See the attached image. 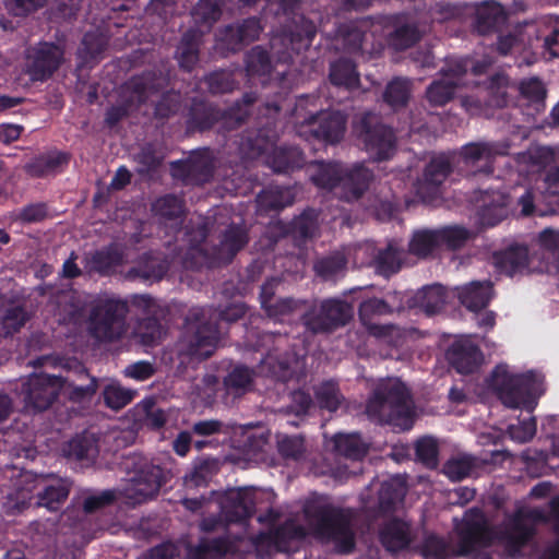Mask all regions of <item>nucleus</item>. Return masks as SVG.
<instances>
[{"label": "nucleus", "instance_id": "f257e3e1", "mask_svg": "<svg viewBox=\"0 0 559 559\" xmlns=\"http://www.w3.org/2000/svg\"><path fill=\"white\" fill-rule=\"evenodd\" d=\"M331 542L338 551L347 552L354 547V534L348 516L335 509L323 496L307 500L301 518L288 520L284 525L267 534H260L255 544H270L275 550L292 551L307 536Z\"/></svg>", "mask_w": 559, "mask_h": 559}, {"label": "nucleus", "instance_id": "f03ea898", "mask_svg": "<svg viewBox=\"0 0 559 559\" xmlns=\"http://www.w3.org/2000/svg\"><path fill=\"white\" fill-rule=\"evenodd\" d=\"M456 533L460 539L457 548H450L441 538L429 536L423 547L424 557L442 559L450 554L468 555L478 546L487 545L496 538L516 548L531 536L532 528L525 523L523 512H519L506 532L493 535L487 527L484 514L478 510H471L456 524Z\"/></svg>", "mask_w": 559, "mask_h": 559}, {"label": "nucleus", "instance_id": "7ed1b4c3", "mask_svg": "<svg viewBox=\"0 0 559 559\" xmlns=\"http://www.w3.org/2000/svg\"><path fill=\"white\" fill-rule=\"evenodd\" d=\"M489 386L499 394L507 407L528 411H533L536 400L544 392L542 374L532 371L520 374L508 365H498L493 369Z\"/></svg>", "mask_w": 559, "mask_h": 559}, {"label": "nucleus", "instance_id": "20e7f679", "mask_svg": "<svg viewBox=\"0 0 559 559\" xmlns=\"http://www.w3.org/2000/svg\"><path fill=\"white\" fill-rule=\"evenodd\" d=\"M367 414L403 430L412 427L414 408L405 385L396 378L381 381L367 404Z\"/></svg>", "mask_w": 559, "mask_h": 559}, {"label": "nucleus", "instance_id": "39448f33", "mask_svg": "<svg viewBox=\"0 0 559 559\" xmlns=\"http://www.w3.org/2000/svg\"><path fill=\"white\" fill-rule=\"evenodd\" d=\"M97 390L95 379L86 386H74L61 377L46 373L32 374L23 386V397L26 412H39L48 408L56 396L63 392L74 401L91 399Z\"/></svg>", "mask_w": 559, "mask_h": 559}, {"label": "nucleus", "instance_id": "423d86ee", "mask_svg": "<svg viewBox=\"0 0 559 559\" xmlns=\"http://www.w3.org/2000/svg\"><path fill=\"white\" fill-rule=\"evenodd\" d=\"M310 176L320 188L333 189L342 185L344 189L349 190V194L345 195L348 200L358 198L372 178L371 171L361 165L345 171L341 165L332 163L311 164Z\"/></svg>", "mask_w": 559, "mask_h": 559}, {"label": "nucleus", "instance_id": "0eeeda50", "mask_svg": "<svg viewBox=\"0 0 559 559\" xmlns=\"http://www.w3.org/2000/svg\"><path fill=\"white\" fill-rule=\"evenodd\" d=\"M273 498V491L267 489L231 488L218 495L215 503L225 523H245L257 506L271 502Z\"/></svg>", "mask_w": 559, "mask_h": 559}, {"label": "nucleus", "instance_id": "6e6552de", "mask_svg": "<svg viewBox=\"0 0 559 559\" xmlns=\"http://www.w3.org/2000/svg\"><path fill=\"white\" fill-rule=\"evenodd\" d=\"M127 305L120 299L102 296L95 300L90 318V330L98 340H114L123 330Z\"/></svg>", "mask_w": 559, "mask_h": 559}, {"label": "nucleus", "instance_id": "1a4fd4ad", "mask_svg": "<svg viewBox=\"0 0 559 559\" xmlns=\"http://www.w3.org/2000/svg\"><path fill=\"white\" fill-rule=\"evenodd\" d=\"M205 318L204 310L193 309L188 318L185 338L180 343L182 353L199 359L212 355L218 341L217 330Z\"/></svg>", "mask_w": 559, "mask_h": 559}, {"label": "nucleus", "instance_id": "9d476101", "mask_svg": "<svg viewBox=\"0 0 559 559\" xmlns=\"http://www.w3.org/2000/svg\"><path fill=\"white\" fill-rule=\"evenodd\" d=\"M165 481L166 474L160 467L143 461L119 489V496L128 503H142L155 497Z\"/></svg>", "mask_w": 559, "mask_h": 559}, {"label": "nucleus", "instance_id": "9b49d317", "mask_svg": "<svg viewBox=\"0 0 559 559\" xmlns=\"http://www.w3.org/2000/svg\"><path fill=\"white\" fill-rule=\"evenodd\" d=\"M352 314L353 308L347 302L330 299L323 301L319 309H314L306 318V325L314 332L326 331L345 324Z\"/></svg>", "mask_w": 559, "mask_h": 559}, {"label": "nucleus", "instance_id": "f8f14e48", "mask_svg": "<svg viewBox=\"0 0 559 559\" xmlns=\"http://www.w3.org/2000/svg\"><path fill=\"white\" fill-rule=\"evenodd\" d=\"M507 151L504 143H469L462 148L460 157L467 173H490L492 158Z\"/></svg>", "mask_w": 559, "mask_h": 559}, {"label": "nucleus", "instance_id": "ddd939ff", "mask_svg": "<svg viewBox=\"0 0 559 559\" xmlns=\"http://www.w3.org/2000/svg\"><path fill=\"white\" fill-rule=\"evenodd\" d=\"M490 61H486L485 64L473 63L469 59L459 61L455 69H451L445 73L443 80L432 83L427 90V98L433 105H444L451 99L454 93V88L457 85V81H454L461 73L467 71L471 67L475 74L483 72L484 68L487 67Z\"/></svg>", "mask_w": 559, "mask_h": 559}, {"label": "nucleus", "instance_id": "4468645a", "mask_svg": "<svg viewBox=\"0 0 559 559\" xmlns=\"http://www.w3.org/2000/svg\"><path fill=\"white\" fill-rule=\"evenodd\" d=\"M448 359L457 372L472 373L481 365L484 357L469 336H462L451 345Z\"/></svg>", "mask_w": 559, "mask_h": 559}, {"label": "nucleus", "instance_id": "2eb2a0df", "mask_svg": "<svg viewBox=\"0 0 559 559\" xmlns=\"http://www.w3.org/2000/svg\"><path fill=\"white\" fill-rule=\"evenodd\" d=\"M556 159V151L547 146H533L516 157L520 175L539 174L547 165Z\"/></svg>", "mask_w": 559, "mask_h": 559}, {"label": "nucleus", "instance_id": "dca6fc26", "mask_svg": "<svg viewBox=\"0 0 559 559\" xmlns=\"http://www.w3.org/2000/svg\"><path fill=\"white\" fill-rule=\"evenodd\" d=\"M366 150L377 159L389 158L394 151V135L385 126L367 129L364 133Z\"/></svg>", "mask_w": 559, "mask_h": 559}, {"label": "nucleus", "instance_id": "f3484780", "mask_svg": "<svg viewBox=\"0 0 559 559\" xmlns=\"http://www.w3.org/2000/svg\"><path fill=\"white\" fill-rule=\"evenodd\" d=\"M62 50L53 44H41L34 56L31 74L35 80H44L50 75L61 62Z\"/></svg>", "mask_w": 559, "mask_h": 559}, {"label": "nucleus", "instance_id": "a211bd4d", "mask_svg": "<svg viewBox=\"0 0 559 559\" xmlns=\"http://www.w3.org/2000/svg\"><path fill=\"white\" fill-rule=\"evenodd\" d=\"M379 535L381 544L390 552L404 550L413 538L409 526L400 520L385 523Z\"/></svg>", "mask_w": 559, "mask_h": 559}, {"label": "nucleus", "instance_id": "6ab92c4d", "mask_svg": "<svg viewBox=\"0 0 559 559\" xmlns=\"http://www.w3.org/2000/svg\"><path fill=\"white\" fill-rule=\"evenodd\" d=\"M507 199L501 193L486 195L477 212L476 221L480 227H492L507 216Z\"/></svg>", "mask_w": 559, "mask_h": 559}, {"label": "nucleus", "instance_id": "aec40b11", "mask_svg": "<svg viewBox=\"0 0 559 559\" xmlns=\"http://www.w3.org/2000/svg\"><path fill=\"white\" fill-rule=\"evenodd\" d=\"M319 123L318 128L313 129L317 138L323 139L326 142H337L345 130V117L340 112H322L316 118H311L310 124Z\"/></svg>", "mask_w": 559, "mask_h": 559}, {"label": "nucleus", "instance_id": "412c9836", "mask_svg": "<svg viewBox=\"0 0 559 559\" xmlns=\"http://www.w3.org/2000/svg\"><path fill=\"white\" fill-rule=\"evenodd\" d=\"M276 285L277 281L271 280L262 286L261 305L269 317L278 321H284L286 316L298 309L299 304L292 299H281L273 302L272 297Z\"/></svg>", "mask_w": 559, "mask_h": 559}, {"label": "nucleus", "instance_id": "4be33fe9", "mask_svg": "<svg viewBox=\"0 0 559 559\" xmlns=\"http://www.w3.org/2000/svg\"><path fill=\"white\" fill-rule=\"evenodd\" d=\"M457 296L468 310L478 311L489 304L492 297L491 285L489 282H472L459 288Z\"/></svg>", "mask_w": 559, "mask_h": 559}, {"label": "nucleus", "instance_id": "5701e85b", "mask_svg": "<svg viewBox=\"0 0 559 559\" xmlns=\"http://www.w3.org/2000/svg\"><path fill=\"white\" fill-rule=\"evenodd\" d=\"M447 300L445 290L441 285H431L418 290L412 298L407 299L409 308L418 307L428 314L440 311Z\"/></svg>", "mask_w": 559, "mask_h": 559}, {"label": "nucleus", "instance_id": "b1692460", "mask_svg": "<svg viewBox=\"0 0 559 559\" xmlns=\"http://www.w3.org/2000/svg\"><path fill=\"white\" fill-rule=\"evenodd\" d=\"M528 253L524 247H512L492 257L495 267L503 274L514 275L527 265Z\"/></svg>", "mask_w": 559, "mask_h": 559}, {"label": "nucleus", "instance_id": "393cba45", "mask_svg": "<svg viewBox=\"0 0 559 559\" xmlns=\"http://www.w3.org/2000/svg\"><path fill=\"white\" fill-rule=\"evenodd\" d=\"M449 174V162L444 156L433 158L426 168L418 193L424 198L432 195L435 190L445 180Z\"/></svg>", "mask_w": 559, "mask_h": 559}, {"label": "nucleus", "instance_id": "a878e982", "mask_svg": "<svg viewBox=\"0 0 559 559\" xmlns=\"http://www.w3.org/2000/svg\"><path fill=\"white\" fill-rule=\"evenodd\" d=\"M314 33H316V31H314L313 25L308 24L305 28L304 35L297 34V35H292L290 37L284 36V37L273 38L272 44H271L272 53H273V57L276 55V62H275L274 67L277 68L280 66V63H285L290 58V56H286V55L282 56L281 55L280 46L285 45L287 41H289L290 44H295L298 41L297 49L306 48L310 45V43L314 36ZM275 74L278 76L283 75L284 71L275 69Z\"/></svg>", "mask_w": 559, "mask_h": 559}, {"label": "nucleus", "instance_id": "bb28decb", "mask_svg": "<svg viewBox=\"0 0 559 559\" xmlns=\"http://www.w3.org/2000/svg\"><path fill=\"white\" fill-rule=\"evenodd\" d=\"M302 368L304 362L298 358H293L289 361H276L274 356L269 355L262 361L261 372H266L282 381H287Z\"/></svg>", "mask_w": 559, "mask_h": 559}, {"label": "nucleus", "instance_id": "cd10ccee", "mask_svg": "<svg viewBox=\"0 0 559 559\" xmlns=\"http://www.w3.org/2000/svg\"><path fill=\"white\" fill-rule=\"evenodd\" d=\"M406 492L404 477L396 475L383 481L380 489V506L383 510L401 502Z\"/></svg>", "mask_w": 559, "mask_h": 559}, {"label": "nucleus", "instance_id": "c85d7f7f", "mask_svg": "<svg viewBox=\"0 0 559 559\" xmlns=\"http://www.w3.org/2000/svg\"><path fill=\"white\" fill-rule=\"evenodd\" d=\"M335 451L346 457L359 459L366 451L367 445L357 433H340L333 439Z\"/></svg>", "mask_w": 559, "mask_h": 559}, {"label": "nucleus", "instance_id": "c756f323", "mask_svg": "<svg viewBox=\"0 0 559 559\" xmlns=\"http://www.w3.org/2000/svg\"><path fill=\"white\" fill-rule=\"evenodd\" d=\"M440 246L438 229L418 230L413 235L409 242V251L418 257H427Z\"/></svg>", "mask_w": 559, "mask_h": 559}, {"label": "nucleus", "instance_id": "7c9ffc66", "mask_svg": "<svg viewBox=\"0 0 559 559\" xmlns=\"http://www.w3.org/2000/svg\"><path fill=\"white\" fill-rule=\"evenodd\" d=\"M476 19L478 28L481 32L493 27L506 20L504 10L502 7L493 1L484 2L478 5L476 10Z\"/></svg>", "mask_w": 559, "mask_h": 559}, {"label": "nucleus", "instance_id": "2f4dec72", "mask_svg": "<svg viewBox=\"0 0 559 559\" xmlns=\"http://www.w3.org/2000/svg\"><path fill=\"white\" fill-rule=\"evenodd\" d=\"M105 404L112 409H120L134 397V391L121 386L115 380H108L103 390Z\"/></svg>", "mask_w": 559, "mask_h": 559}, {"label": "nucleus", "instance_id": "473e14b6", "mask_svg": "<svg viewBox=\"0 0 559 559\" xmlns=\"http://www.w3.org/2000/svg\"><path fill=\"white\" fill-rule=\"evenodd\" d=\"M67 456L75 460L93 461L98 452L94 439L90 436H80L72 439L63 449Z\"/></svg>", "mask_w": 559, "mask_h": 559}, {"label": "nucleus", "instance_id": "72a5a7b5", "mask_svg": "<svg viewBox=\"0 0 559 559\" xmlns=\"http://www.w3.org/2000/svg\"><path fill=\"white\" fill-rule=\"evenodd\" d=\"M302 155L297 147L287 150H275L273 155L267 157L266 163L278 173L287 171L301 166Z\"/></svg>", "mask_w": 559, "mask_h": 559}, {"label": "nucleus", "instance_id": "f704fd0d", "mask_svg": "<svg viewBox=\"0 0 559 559\" xmlns=\"http://www.w3.org/2000/svg\"><path fill=\"white\" fill-rule=\"evenodd\" d=\"M440 237V245H444L450 249H457L463 247L475 235V230H471L460 225L445 226L438 229Z\"/></svg>", "mask_w": 559, "mask_h": 559}, {"label": "nucleus", "instance_id": "c9c22d12", "mask_svg": "<svg viewBox=\"0 0 559 559\" xmlns=\"http://www.w3.org/2000/svg\"><path fill=\"white\" fill-rule=\"evenodd\" d=\"M68 495L69 484L66 480L56 479L39 495V504L49 510H56L67 499Z\"/></svg>", "mask_w": 559, "mask_h": 559}, {"label": "nucleus", "instance_id": "e433bc0d", "mask_svg": "<svg viewBox=\"0 0 559 559\" xmlns=\"http://www.w3.org/2000/svg\"><path fill=\"white\" fill-rule=\"evenodd\" d=\"M260 31V23L255 19L243 22V24L237 28L229 27L227 29V37L229 38L227 45L230 49H236L238 43L250 41L258 38Z\"/></svg>", "mask_w": 559, "mask_h": 559}, {"label": "nucleus", "instance_id": "4c0bfd02", "mask_svg": "<svg viewBox=\"0 0 559 559\" xmlns=\"http://www.w3.org/2000/svg\"><path fill=\"white\" fill-rule=\"evenodd\" d=\"M331 81L335 85L354 87L358 83V75L354 64L348 60H341L334 63L330 73Z\"/></svg>", "mask_w": 559, "mask_h": 559}, {"label": "nucleus", "instance_id": "58836bf2", "mask_svg": "<svg viewBox=\"0 0 559 559\" xmlns=\"http://www.w3.org/2000/svg\"><path fill=\"white\" fill-rule=\"evenodd\" d=\"M475 466V459L467 454L457 455L444 465V474L452 480H461L468 476Z\"/></svg>", "mask_w": 559, "mask_h": 559}, {"label": "nucleus", "instance_id": "ea45409f", "mask_svg": "<svg viewBox=\"0 0 559 559\" xmlns=\"http://www.w3.org/2000/svg\"><path fill=\"white\" fill-rule=\"evenodd\" d=\"M26 320L27 314L21 307L8 309L0 320V336H9L17 332Z\"/></svg>", "mask_w": 559, "mask_h": 559}, {"label": "nucleus", "instance_id": "a19ab883", "mask_svg": "<svg viewBox=\"0 0 559 559\" xmlns=\"http://www.w3.org/2000/svg\"><path fill=\"white\" fill-rule=\"evenodd\" d=\"M409 96V81L395 79L390 82L384 93L385 102L392 107H399L406 104Z\"/></svg>", "mask_w": 559, "mask_h": 559}, {"label": "nucleus", "instance_id": "79ce46f5", "mask_svg": "<svg viewBox=\"0 0 559 559\" xmlns=\"http://www.w3.org/2000/svg\"><path fill=\"white\" fill-rule=\"evenodd\" d=\"M400 266L401 253L395 245H389L384 251L378 254L377 267L381 274L389 276L399 271Z\"/></svg>", "mask_w": 559, "mask_h": 559}, {"label": "nucleus", "instance_id": "37998d69", "mask_svg": "<svg viewBox=\"0 0 559 559\" xmlns=\"http://www.w3.org/2000/svg\"><path fill=\"white\" fill-rule=\"evenodd\" d=\"M521 96L527 100L528 104L536 105L538 110L542 102L545 98L546 90L544 84L536 78L523 80L519 86Z\"/></svg>", "mask_w": 559, "mask_h": 559}, {"label": "nucleus", "instance_id": "c03bdc74", "mask_svg": "<svg viewBox=\"0 0 559 559\" xmlns=\"http://www.w3.org/2000/svg\"><path fill=\"white\" fill-rule=\"evenodd\" d=\"M247 242V236L241 227H233L227 230L221 243L219 254L223 259L228 255L235 254Z\"/></svg>", "mask_w": 559, "mask_h": 559}, {"label": "nucleus", "instance_id": "a18cd8bd", "mask_svg": "<svg viewBox=\"0 0 559 559\" xmlns=\"http://www.w3.org/2000/svg\"><path fill=\"white\" fill-rule=\"evenodd\" d=\"M226 550V545L221 542L210 543L207 540H202L198 546L187 548V558L215 559L218 555H222Z\"/></svg>", "mask_w": 559, "mask_h": 559}, {"label": "nucleus", "instance_id": "49530a36", "mask_svg": "<svg viewBox=\"0 0 559 559\" xmlns=\"http://www.w3.org/2000/svg\"><path fill=\"white\" fill-rule=\"evenodd\" d=\"M418 39V32L413 25H397L393 33H390L389 43L395 49H404Z\"/></svg>", "mask_w": 559, "mask_h": 559}, {"label": "nucleus", "instance_id": "de8ad7c7", "mask_svg": "<svg viewBox=\"0 0 559 559\" xmlns=\"http://www.w3.org/2000/svg\"><path fill=\"white\" fill-rule=\"evenodd\" d=\"M316 396L320 406L331 412L335 411L341 403V397L334 382L321 384L316 392Z\"/></svg>", "mask_w": 559, "mask_h": 559}, {"label": "nucleus", "instance_id": "09e8293b", "mask_svg": "<svg viewBox=\"0 0 559 559\" xmlns=\"http://www.w3.org/2000/svg\"><path fill=\"white\" fill-rule=\"evenodd\" d=\"M438 447L432 438H423L416 443V455L419 461L429 467L437 465Z\"/></svg>", "mask_w": 559, "mask_h": 559}, {"label": "nucleus", "instance_id": "8fccbe9b", "mask_svg": "<svg viewBox=\"0 0 559 559\" xmlns=\"http://www.w3.org/2000/svg\"><path fill=\"white\" fill-rule=\"evenodd\" d=\"M510 438L513 441L524 443L530 441L536 433V423L534 418L523 420L518 425H511L508 428Z\"/></svg>", "mask_w": 559, "mask_h": 559}, {"label": "nucleus", "instance_id": "3c124183", "mask_svg": "<svg viewBox=\"0 0 559 559\" xmlns=\"http://www.w3.org/2000/svg\"><path fill=\"white\" fill-rule=\"evenodd\" d=\"M248 71L259 74H272L270 57L261 48H254L248 57Z\"/></svg>", "mask_w": 559, "mask_h": 559}, {"label": "nucleus", "instance_id": "603ef678", "mask_svg": "<svg viewBox=\"0 0 559 559\" xmlns=\"http://www.w3.org/2000/svg\"><path fill=\"white\" fill-rule=\"evenodd\" d=\"M390 311H392V309L385 301L372 298L360 305L359 316L362 322L367 324L374 316L384 314Z\"/></svg>", "mask_w": 559, "mask_h": 559}, {"label": "nucleus", "instance_id": "864d4df0", "mask_svg": "<svg viewBox=\"0 0 559 559\" xmlns=\"http://www.w3.org/2000/svg\"><path fill=\"white\" fill-rule=\"evenodd\" d=\"M537 246L543 252L559 255V229L545 228L543 229L537 238Z\"/></svg>", "mask_w": 559, "mask_h": 559}, {"label": "nucleus", "instance_id": "5fc2aeb1", "mask_svg": "<svg viewBox=\"0 0 559 559\" xmlns=\"http://www.w3.org/2000/svg\"><path fill=\"white\" fill-rule=\"evenodd\" d=\"M157 214L164 217H178L182 213V203L176 197H165L158 199L154 204Z\"/></svg>", "mask_w": 559, "mask_h": 559}, {"label": "nucleus", "instance_id": "6e6d98bb", "mask_svg": "<svg viewBox=\"0 0 559 559\" xmlns=\"http://www.w3.org/2000/svg\"><path fill=\"white\" fill-rule=\"evenodd\" d=\"M164 273L165 267L156 259L150 258L144 267L131 271L130 276L153 282L160 280Z\"/></svg>", "mask_w": 559, "mask_h": 559}, {"label": "nucleus", "instance_id": "4d7b16f0", "mask_svg": "<svg viewBox=\"0 0 559 559\" xmlns=\"http://www.w3.org/2000/svg\"><path fill=\"white\" fill-rule=\"evenodd\" d=\"M278 451L285 457L297 459L304 451V440L300 437H281L277 441Z\"/></svg>", "mask_w": 559, "mask_h": 559}, {"label": "nucleus", "instance_id": "13d9d810", "mask_svg": "<svg viewBox=\"0 0 559 559\" xmlns=\"http://www.w3.org/2000/svg\"><path fill=\"white\" fill-rule=\"evenodd\" d=\"M219 16V9L212 0H200L194 9L195 20H201L205 24H212Z\"/></svg>", "mask_w": 559, "mask_h": 559}, {"label": "nucleus", "instance_id": "bf43d9fd", "mask_svg": "<svg viewBox=\"0 0 559 559\" xmlns=\"http://www.w3.org/2000/svg\"><path fill=\"white\" fill-rule=\"evenodd\" d=\"M178 58L181 67L190 70L198 60V49L194 43H190L186 36L178 47Z\"/></svg>", "mask_w": 559, "mask_h": 559}, {"label": "nucleus", "instance_id": "052dcab7", "mask_svg": "<svg viewBox=\"0 0 559 559\" xmlns=\"http://www.w3.org/2000/svg\"><path fill=\"white\" fill-rule=\"evenodd\" d=\"M252 380V372L247 367H236L225 380V384L235 389L247 388Z\"/></svg>", "mask_w": 559, "mask_h": 559}, {"label": "nucleus", "instance_id": "680f3d73", "mask_svg": "<svg viewBox=\"0 0 559 559\" xmlns=\"http://www.w3.org/2000/svg\"><path fill=\"white\" fill-rule=\"evenodd\" d=\"M164 331L154 320H148L144 326H140V336L144 345L152 346L162 340Z\"/></svg>", "mask_w": 559, "mask_h": 559}, {"label": "nucleus", "instance_id": "e2e57ef3", "mask_svg": "<svg viewBox=\"0 0 559 559\" xmlns=\"http://www.w3.org/2000/svg\"><path fill=\"white\" fill-rule=\"evenodd\" d=\"M7 9L14 15H24L43 5L44 0H4Z\"/></svg>", "mask_w": 559, "mask_h": 559}, {"label": "nucleus", "instance_id": "0e129e2a", "mask_svg": "<svg viewBox=\"0 0 559 559\" xmlns=\"http://www.w3.org/2000/svg\"><path fill=\"white\" fill-rule=\"evenodd\" d=\"M217 384V378L209 374L202 380V388L200 384L195 385L194 394L203 401H210L215 395Z\"/></svg>", "mask_w": 559, "mask_h": 559}, {"label": "nucleus", "instance_id": "69168bd1", "mask_svg": "<svg viewBox=\"0 0 559 559\" xmlns=\"http://www.w3.org/2000/svg\"><path fill=\"white\" fill-rule=\"evenodd\" d=\"M123 373L126 377L135 379V380H145L150 378L153 373V367L151 364L145 361H139L133 365L128 366Z\"/></svg>", "mask_w": 559, "mask_h": 559}, {"label": "nucleus", "instance_id": "338daca9", "mask_svg": "<svg viewBox=\"0 0 559 559\" xmlns=\"http://www.w3.org/2000/svg\"><path fill=\"white\" fill-rule=\"evenodd\" d=\"M46 212L43 205L32 204L17 214V218L24 223H34L40 221L45 216Z\"/></svg>", "mask_w": 559, "mask_h": 559}, {"label": "nucleus", "instance_id": "774afa93", "mask_svg": "<svg viewBox=\"0 0 559 559\" xmlns=\"http://www.w3.org/2000/svg\"><path fill=\"white\" fill-rule=\"evenodd\" d=\"M176 552V546L168 543L151 549L142 559H173Z\"/></svg>", "mask_w": 559, "mask_h": 559}]
</instances>
